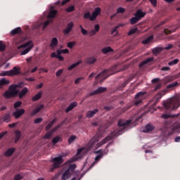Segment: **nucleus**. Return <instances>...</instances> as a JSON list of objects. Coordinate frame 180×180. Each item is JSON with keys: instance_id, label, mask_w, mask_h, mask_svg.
Masks as SVG:
<instances>
[{"instance_id": "f257e3e1", "label": "nucleus", "mask_w": 180, "mask_h": 180, "mask_svg": "<svg viewBox=\"0 0 180 180\" xmlns=\"http://www.w3.org/2000/svg\"><path fill=\"white\" fill-rule=\"evenodd\" d=\"M132 122V120H120L118 122V129L114 131L111 133L110 136L105 137L102 140L101 142L97 143L95 148H99V147H102L103 144H106V143L110 141V140H112L113 137H117L118 136H120V134L124 133V131H126V129H127V127L131 124Z\"/></svg>"}, {"instance_id": "f03ea898", "label": "nucleus", "mask_w": 180, "mask_h": 180, "mask_svg": "<svg viewBox=\"0 0 180 180\" xmlns=\"http://www.w3.org/2000/svg\"><path fill=\"white\" fill-rule=\"evenodd\" d=\"M97 141H99V138H98V135L94 136L90 141L89 142L86 148H81L77 149V152L76 155L70 159L68 162H74L75 161H78L79 160H81L91 148H94L95 147V143H97Z\"/></svg>"}, {"instance_id": "7ed1b4c3", "label": "nucleus", "mask_w": 180, "mask_h": 180, "mask_svg": "<svg viewBox=\"0 0 180 180\" xmlns=\"http://www.w3.org/2000/svg\"><path fill=\"white\" fill-rule=\"evenodd\" d=\"M26 40V38H22V39L18 40L15 41V44L16 46L17 50H20L21 51L20 55L21 56H25L34 47V45L33 44V41H28L25 44H23L20 46L18 44H20V43H23Z\"/></svg>"}, {"instance_id": "20e7f679", "label": "nucleus", "mask_w": 180, "mask_h": 180, "mask_svg": "<svg viewBox=\"0 0 180 180\" xmlns=\"http://www.w3.org/2000/svg\"><path fill=\"white\" fill-rule=\"evenodd\" d=\"M180 105V97L176 96L171 98L167 99L163 103L165 109L167 110H175Z\"/></svg>"}, {"instance_id": "39448f33", "label": "nucleus", "mask_w": 180, "mask_h": 180, "mask_svg": "<svg viewBox=\"0 0 180 180\" xmlns=\"http://www.w3.org/2000/svg\"><path fill=\"white\" fill-rule=\"evenodd\" d=\"M23 83H19L18 84H13L10 86L8 91H6L4 94V98H12V96H15L18 95L19 92V88H22Z\"/></svg>"}, {"instance_id": "423d86ee", "label": "nucleus", "mask_w": 180, "mask_h": 180, "mask_svg": "<svg viewBox=\"0 0 180 180\" xmlns=\"http://www.w3.org/2000/svg\"><path fill=\"white\" fill-rule=\"evenodd\" d=\"M115 70H116V66H114L110 70H105L104 71L101 72L96 77V81H100V82H102V81L106 79L109 75L116 74L117 71Z\"/></svg>"}, {"instance_id": "0eeeda50", "label": "nucleus", "mask_w": 180, "mask_h": 180, "mask_svg": "<svg viewBox=\"0 0 180 180\" xmlns=\"http://www.w3.org/2000/svg\"><path fill=\"white\" fill-rule=\"evenodd\" d=\"M56 15H57V11L54 10V6H49V13L47 15V18L49 19L46 20L44 23H40L37 27H40V26L42 25V29H44L45 27H47L50 22H53L51 19H53V18H56Z\"/></svg>"}, {"instance_id": "6e6552de", "label": "nucleus", "mask_w": 180, "mask_h": 180, "mask_svg": "<svg viewBox=\"0 0 180 180\" xmlns=\"http://www.w3.org/2000/svg\"><path fill=\"white\" fill-rule=\"evenodd\" d=\"M66 155H60L58 157L52 158L51 161L53 162L51 167L49 168L50 172H53L56 168H58L60 165L63 164V157H66Z\"/></svg>"}, {"instance_id": "1a4fd4ad", "label": "nucleus", "mask_w": 180, "mask_h": 180, "mask_svg": "<svg viewBox=\"0 0 180 180\" xmlns=\"http://www.w3.org/2000/svg\"><path fill=\"white\" fill-rule=\"evenodd\" d=\"M135 17H132L130 19L131 25H136L137 22H139L142 18L146 16V13L143 12L141 10H137L136 13L134 14Z\"/></svg>"}, {"instance_id": "9d476101", "label": "nucleus", "mask_w": 180, "mask_h": 180, "mask_svg": "<svg viewBox=\"0 0 180 180\" xmlns=\"http://www.w3.org/2000/svg\"><path fill=\"white\" fill-rule=\"evenodd\" d=\"M144 95H146L145 92L140 91L135 96L134 103L136 106H139V105H141L143 102V99H144Z\"/></svg>"}, {"instance_id": "9b49d317", "label": "nucleus", "mask_w": 180, "mask_h": 180, "mask_svg": "<svg viewBox=\"0 0 180 180\" xmlns=\"http://www.w3.org/2000/svg\"><path fill=\"white\" fill-rule=\"evenodd\" d=\"M176 84L178 83H172L169 85H167V89H165L162 91H160L158 94V99H161V97L164 96V95H165V94H167V92H168V91H169L171 89V88H174V86H176Z\"/></svg>"}, {"instance_id": "f8f14e48", "label": "nucleus", "mask_w": 180, "mask_h": 180, "mask_svg": "<svg viewBox=\"0 0 180 180\" xmlns=\"http://www.w3.org/2000/svg\"><path fill=\"white\" fill-rule=\"evenodd\" d=\"M106 91V87H98L97 89L91 91L87 96H94V95H99V94H103V92Z\"/></svg>"}, {"instance_id": "ddd939ff", "label": "nucleus", "mask_w": 180, "mask_h": 180, "mask_svg": "<svg viewBox=\"0 0 180 180\" xmlns=\"http://www.w3.org/2000/svg\"><path fill=\"white\" fill-rule=\"evenodd\" d=\"M101 12H102V9H101L100 7L96 8L91 14V18H90L91 21L92 22L95 20V19H96V18H98V16L101 15Z\"/></svg>"}, {"instance_id": "4468645a", "label": "nucleus", "mask_w": 180, "mask_h": 180, "mask_svg": "<svg viewBox=\"0 0 180 180\" xmlns=\"http://www.w3.org/2000/svg\"><path fill=\"white\" fill-rule=\"evenodd\" d=\"M63 124H64V122H62L59 125L56 126L54 129H53L52 130L49 131L46 134H45L44 136V139H50V137L53 136V134L54 133V131H56L58 129H60V127H61Z\"/></svg>"}, {"instance_id": "2eb2a0df", "label": "nucleus", "mask_w": 180, "mask_h": 180, "mask_svg": "<svg viewBox=\"0 0 180 180\" xmlns=\"http://www.w3.org/2000/svg\"><path fill=\"white\" fill-rule=\"evenodd\" d=\"M96 154H98L96 156L95 158V160L93 162V164L91 165L90 168H92L93 165H95V164H98V161H99V160H101L102 158V157H103V152L102 151V150H99L98 151L95 152Z\"/></svg>"}, {"instance_id": "dca6fc26", "label": "nucleus", "mask_w": 180, "mask_h": 180, "mask_svg": "<svg viewBox=\"0 0 180 180\" xmlns=\"http://www.w3.org/2000/svg\"><path fill=\"white\" fill-rule=\"evenodd\" d=\"M25 113V109H17L15 112H13V116L15 117V119H19Z\"/></svg>"}, {"instance_id": "f3484780", "label": "nucleus", "mask_w": 180, "mask_h": 180, "mask_svg": "<svg viewBox=\"0 0 180 180\" xmlns=\"http://www.w3.org/2000/svg\"><path fill=\"white\" fill-rule=\"evenodd\" d=\"M72 27H74V22H71L68 23L65 30H63L64 34H69L71 30H72Z\"/></svg>"}, {"instance_id": "a211bd4d", "label": "nucleus", "mask_w": 180, "mask_h": 180, "mask_svg": "<svg viewBox=\"0 0 180 180\" xmlns=\"http://www.w3.org/2000/svg\"><path fill=\"white\" fill-rule=\"evenodd\" d=\"M10 77H13V75H19L20 74V68L15 66L12 70H9Z\"/></svg>"}, {"instance_id": "6ab92c4d", "label": "nucleus", "mask_w": 180, "mask_h": 180, "mask_svg": "<svg viewBox=\"0 0 180 180\" xmlns=\"http://www.w3.org/2000/svg\"><path fill=\"white\" fill-rule=\"evenodd\" d=\"M57 46H58V39H57L56 37L52 38L49 47L51 49V50H54Z\"/></svg>"}, {"instance_id": "aec40b11", "label": "nucleus", "mask_w": 180, "mask_h": 180, "mask_svg": "<svg viewBox=\"0 0 180 180\" xmlns=\"http://www.w3.org/2000/svg\"><path fill=\"white\" fill-rule=\"evenodd\" d=\"M99 25L96 24L94 25V30H91L89 32V34L91 37H92V36H95V34H96V33H98V32H99Z\"/></svg>"}, {"instance_id": "412c9836", "label": "nucleus", "mask_w": 180, "mask_h": 180, "mask_svg": "<svg viewBox=\"0 0 180 180\" xmlns=\"http://www.w3.org/2000/svg\"><path fill=\"white\" fill-rule=\"evenodd\" d=\"M85 63L88 65H91V64H94V63H96V58H95V56H89L86 58Z\"/></svg>"}, {"instance_id": "4be33fe9", "label": "nucleus", "mask_w": 180, "mask_h": 180, "mask_svg": "<svg viewBox=\"0 0 180 180\" xmlns=\"http://www.w3.org/2000/svg\"><path fill=\"white\" fill-rule=\"evenodd\" d=\"M2 122H5L6 123H9V122H11V114L7 113L3 115L1 119H0V123H2Z\"/></svg>"}, {"instance_id": "5701e85b", "label": "nucleus", "mask_w": 180, "mask_h": 180, "mask_svg": "<svg viewBox=\"0 0 180 180\" xmlns=\"http://www.w3.org/2000/svg\"><path fill=\"white\" fill-rule=\"evenodd\" d=\"M71 175H72V173L70 172V170H66L61 176L62 180H67L68 178H71Z\"/></svg>"}, {"instance_id": "b1692460", "label": "nucleus", "mask_w": 180, "mask_h": 180, "mask_svg": "<svg viewBox=\"0 0 180 180\" xmlns=\"http://www.w3.org/2000/svg\"><path fill=\"white\" fill-rule=\"evenodd\" d=\"M98 112V109H94V110L88 111L86 113V117H88V119H91V117H94V116H95V115H96Z\"/></svg>"}, {"instance_id": "393cba45", "label": "nucleus", "mask_w": 180, "mask_h": 180, "mask_svg": "<svg viewBox=\"0 0 180 180\" xmlns=\"http://www.w3.org/2000/svg\"><path fill=\"white\" fill-rule=\"evenodd\" d=\"M154 130V127L151 124H148L145 127V129H142L143 133H150V131H153Z\"/></svg>"}, {"instance_id": "a878e982", "label": "nucleus", "mask_w": 180, "mask_h": 180, "mask_svg": "<svg viewBox=\"0 0 180 180\" xmlns=\"http://www.w3.org/2000/svg\"><path fill=\"white\" fill-rule=\"evenodd\" d=\"M15 143H18V141H19V139H20V137H22V131H19V130H16L15 131Z\"/></svg>"}, {"instance_id": "bb28decb", "label": "nucleus", "mask_w": 180, "mask_h": 180, "mask_svg": "<svg viewBox=\"0 0 180 180\" xmlns=\"http://www.w3.org/2000/svg\"><path fill=\"white\" fill-rule=\"evenodd\" d=\"M180 131V124H174L172 127V134L174 133H179Z\"/></svg>"}, {"instance_id": "cd10ccee", "label": "nucleus", "mask_w": 180, "mask_h": 180, "mask_svg": "<svg viewBox=\"0 0 180 180\" xmlns=\"http://www.w3.org/2000/svg\"><path fill=\"white\" fill-rule=\"evenodd\" d=\"M82 63V60H79L77 63H73L70 66H69L68 68V70L69 71H71V70H74V68H75V67H78V65H79V64H81Z\"/></svg>"}, {"instance_id": "c85d7f7f", "label": "nucleus", "mask_w": 180, "mask_h": 180, "mask_svg": "<svg viewBox=\"0 0 180 180\" xmlns=\"http://www.w3.org/2000/svg\"><path fill=\"white\" fill-rule=\"evenodd\" d=\"M154 60V58H148L146 60H143L142 63H140L139 67L141 68V67H144L146 64H148V63H151Z\"/></svg>"}, {"instance_id": "c756f323", "label": "nucleus", "mask_w": 180, "mask_h": 180, "mask_svg": "<svg viewBox=\"0 0 180 180\" xmlns=\"http://www.w3.org/2000/svg\"><path fill=\"white\" fill-rule=\"evenodd\" d=\"M44 106V105H39V107H37V108H36V110H34L32 112L31 115H32V116H34V115H37V113H39V112H40V110H41V109H43Z\"/></svg>"}, {"instance_id": "7c9ffc66", "label": "nucleus", "mask_w": 180, "mask_h": 180, "mask_svg": "<svg viewBox=\"0 0 180 180\" xmlns=\"http://www.w3.org/2000/svg\"><path fill=\"white\" fill-rule=\"evenodd\" d=\"M41 95H43V92L39 91L37 94H36L32 97V101L33 102H36V101H39V99L41 98Z\"/></svg>"}, {"instance_id": "2f4dec72", "label": "nucleus", "mask_w": 180, "mask_h": 180, "mask_svg": "<svg viewBox=\"0 0 180 180\" xmlns=\"http://www.w3.org/2000/svg\"><path fill=\"white\" fill-rule=\"evenodd\" d=\"M21 32L22 29L20 27H17L11 31V35L15 36V34H18V33H20Z\"/></svg>"}, {"instance_id": "473e14b6", "label": "nucleus", "mask_w": 180, "mask_h": 180, "mask_svg": "<svg viewBox=\"0 0 180 180\" xmlns=\"http://www.w3.org/2000/svg\"><path fill=\"white\" fill-rule=\"evenodd\" d=\"M77 105V103H73L70 104L65 110V112L66 113H68V112H70V110H72Z\"/></svg>"}, {"instance_id": "72a5a7b5", "label": "nucleus", "mask_w": 180, "mask_h": 180, "mask_svg": "<svg viewBox=\"0 0 180 180\" xmlns=\"http://www.w3.org/2000/svg\"><path fill=\"white\" fill-rule=\"evenodd\" d=\"M9 84H11V82L9 81V79H7L5 77H3L0 80V86H1V85H9Z\"/></svg>"}, {"instance_id": "f704fd0d", "label": "nucleus", "mask_w": 180, "mask_h": 180, "mask_svg": "<svg viewBox=\"0 0 180 180\" xmlns=\"http://www.w3.org/2000/svg\"><path fill=\"white\" fill-rule=\"evenodd\" d=\"M101 51L103 54H108V53H110L113 51V50L110 48V46H107V47L103 48L101 49Z\"/></svg>"}, {"instance_id": "c9c22d12", "label": "nucleus", "mask_w": 180, "mask_h": 180, "mask_svg": "<svg viewBox=\"0 0 180 180\" xmlns=\"http://www.w3.org/2000/svg\"><path fill=\"white\" fill-rule=\"evenodd\" d=\"M27 91H29L26 87H25L19 94V98H23L27 94Z\"/></svg>"}, {"instance_id": "e433bc0d", "label": "nucleus", "mask_w": 180, "mask_h": 180, "mask_svg": "<svg viewBox=\"0 0 180 180\" xmlns=\"http://www.w3.org/2000/svg\"><path fill=\"white\" fill-rule=\"evenodd\" d=\"M154 39V36H150L149 37L146 38L145 40L142 41L143 44H148V43H151L153 39Z\"/></svg>"}, {"instance_id": "4c0bfd02", "label": "nucleus", "mask_w": 180, "mask_h": 180, "mask_svg": "<svg viewBox=\"0 0 180 180\" xmlns=\"http://www.w3.org/2000/svg\"><path fill=\"white\" fill-rule=\"evenodd\" d=\"M13 153H15V148H9L6 153H5V156L6 157H11V155L12 154H13Z\"/></svg>"}, {"instance_id": "58836bf2", "label": "nucleus", "mask_w": 180, "mask_h": 180, "mask_svg": "<svg viewBox=\"0 0 180 180\" xmlns=\"http://www.w3.org/2000/svg\"><path fill=\"white\" fill-rule=\"evenodd\" d=\"M62 53L63 52L60 49L56 51L57 58H58L60 61H63V60H64V58L61 56Z\"/></svg>"}, {"instance_id": "ea45409f", "label": "nucleus", "mask_w": 180, "mask_h": 180, "mask_svg": "<svg viewBox=\"0 0 180 180\" xmlns=\"http://www.w3.org/2000/svg\"><path fill=\"white\" fill-rule=\"evenodd\" d=\"M62 140H63V139L61 138V136H57L53 139L52 143L53 144H57V143H58V141H62Z\"/></svg>"}, {"instance_id": "a19ab883", "label": "nucleus", "mask_w": 180, "mask_h": 180, "mask_svg": "<svg viewBox=\"0 0 180 180\" xmlns=\"http://www.w3.org/2000/svg\"><path fill=\"white\" fill-rule=\"evenodd\" d=\"M162 50H164L163 48L162 47H157L153 49V53L155 55L158 54V53H160V51H162Z\"/></svg>"}, {"instance_id": "79ce46f5", "label": "nucleus", "mask_w": 180, "mask_h": 180, "mask_svg": "<svg viewBox=\"0 0 180 180\" xmlns=\"http://www.w3.org/2000/svg\"><path fill=\"white\" fill-rule=\"evenodd\" d=\"M77 167V165L75 164H71L70 165L68 171H69V172H71V174H72L73 171L75 169V168Z\"/></svg>"}, {"instance_id": "37998d69", "label": "nucleus", "mask_w": 180, "mask_h": 180, "mask_svg": "<svg viewBox=\"0 0 180 180\" xmlns=\"http://www.w3.org/2000/svg\"><path fill=\"white\" fill-rule=\"evenodd\" d=\"M75 140H77V136H75V135L70 136L68 139L69 144L74 143V141H75Z\"/></svg>"}, {"instance_id": "c03bdc74", "label": "nucleus", "mask_w": 180, "mask_h": 180, "mask_svg": "<svg viewBox=\"0 0 180 180\" xmlns=\"http://www.w3.org/2000/svg\"><path fill=\"white\" fill-rule=\"evenodd\" d=\"M84 19H89L91 20V18H92V15L89 11L86 12L83 15Z\"/></svg>"}, {"instance_id": "a18cd8bd", "label": "nucleus", "mask_w": 180, "mask_h": 180, "mask_svg": "<svg viewBox=\"0 0 180 180\" xmlns=\"http://www.w3.org/2000/svg\"><path fill=\"white\" fill-rule=\"evenodd\" d=\"M54 122H56V120L51 121L46 127V130H50V129H51L53 127V124H54Z\"/></svg>"}, {"instance_id": "49530a36", "label": "nucleus", "mask_w": 180, "mask_h": 180, "mask_svg": "<svg viewBox=\"0 0 180 180\" xmlns=\"http://www.w3.org/2000/svg\"><path fill=\"white\" fill-rule=\"evenodd\" d=\"M10 77L9 70L8 71H3L0 73V77Z\"/></svg>"}, {"instance_id": "de8ad7c7", "label": "nucleus", "mask_w": 180, "mask_h": 180, "mask_svg": "<svg viewBox=\"0 0 180 180\" xmlns=\"http://www.w3.org/2000/svg\"><path fill=\"white\" fill-rule=\"evenodd\" d=\"M23 179V175L22 174H17L14 176V180Z\"/></svg>"}, {"instance_id": "09e8293b", "label": "nucleus", "mask_w": 180, "mask_h": 180, "mask_svg": "<svg viewBox=\"0 0 180 180\" xmlns=\"http://www.w3.org/2000/svg\"><path fill=\"white\" fill-rule=\"evenodd\" d=\"M179 62V60L174 59V60L169 62L168 65H170V66L175 65L178 64Z\"/></svg>"}, {"instance_id": "8fccbe9b", "label": "nucleus", "mask_w": 180, "mask_h": 180, "mask_svg": "<svg viewBox=\"0 0 180 180\" xmlns=\"http://www.w3.org/2000/svg\"><path fill=\"white\" fill-rule=\"evenodd\" d=\"M75 11V7L74 6H70L66 8V12H74Z\"/></svg>"}, {"instance_id": "3c124183", "label": "nucleus", "mask_w": 180, "mask_h": 180, "mask_svg": "<svg viewBox=\"0 0 180 180\" xmlns=\"http://www.w3.org/2000/svg\"><path fill=\"white\" fill-rule=\"evenodd\" d=\"M137 30H139L138 28H133L131 30H129V33H128V36H130L131 34H134V33H136V32H137Z\"/></svg>"}, {"instance_id": "603ef678", "label": "nucleus", "mask_w": 180, "mask_h": 180, "mask_svg": "<svg viewBox=\"0 0 180 180\" xmlns=\"http://www.w3.org/2000/svg\"><path fill=\"white\" fill-rule=\"evenodd\" d=\"M126 9H124V8L122 7H119L117 9V13H124Z\"/></svg>"}, {"instance_id": "864d4df0", "label": "nucleus", "mask_w": 180, "mask_h": 180, "mask_svg": "<svg viewBox=\"0 0 180 180\" xmlns=\"http://www.w3.org/2000/svg\"><path fill=\"white\" fill-rule=\"evenodd\" d=\"M175 116H178V115H168V114H163V115H162V117L163 119H169V117H175Z\"/></svg>"}, {"instance_id": "5fc2aeb1", "label": "nucleus", "mask_w": 180, "mask_h": 180, "mask_svg": "<svg viewBox=\"0 0 180 180\" xmlns=\"http://www.w3.org/2000/svg\"><path fill=\"white\" fill-rule=\"evenodd\" d=\"M75 46V41L68 42L67 44V46L68 47V49H72V47H74Z\"/></svg>"}, {"instance_id": "6e6d98bb", "label": "nucleus", "mask_w": 180, "mask_h": 180, "mask_svg": "<svg viewBox=\"0 0 180 180\" xmlns=\"http://www.w3.org/2000/svg\"><path fill=\"white\" fill-rule=\"evenodd\" d=\"M5 44H4V42L2 41H0V51H4L5 50Z\"/></svg>"}, {"instance_id": "4d7b16f0", "label": "nucleus", "mask_w": 180, "mask_h": 180, "mask_svg": "<svg viewBox=\"0 0 180 180\" xmlns=\"http://www.w3.org/2000/svg\"><path fill=\"white\" fill-rule=\"evenodd\" d=\"M174 47V45L169 44L163 49L164 50H171Z\"/></svg>"}, {"instance_id": "13d9d810", "label": "nucleus", "mask_w": 180, "mask_h": 180, "mask_svg": "<svg viewBox=\"0 0 180 180\" xmlns=\"http://www.w3.org/2000/svg\"><path fill=\"white\" fill-rule=\"evenodd\" d=\"M152 6L155 8L157 6V0H149Z\"/></svg>"}, {"instance_id": "bf43d9fd", "label": "nucleus", "mask_w": 180, "mask_h": 180, "mask_svg": "<svg viewBox=\"0 0 180 180\" xmlns=\"http://www.w3.org/2000/svg\"><path fill=\"white\" fill-rule=\"evenodd\" d=\"M41 122H43V119L37 118V119L34 120V123H35V124H37L39 123H41Z\"/></svg>"}, {"instance_id": "052dcab7", "label": "nucleus", "mask_w": 180, "mask_h": 180, "mask_svg": "<svg viewBox=\"0 0 180 180\" xmlns=\"http://www.w3.org/2000/svg\"><path fill=\"white\" fill-rule=\"evenodd\" d=\"M20 105H22L21 101H17L16 103H15V104H14L15 109H17V108H19V106H20Z\"/></svg>"}, {"instance_id": "680f3d73", "label": "nucleus", "mask_w": 180, "mask_h": 180, "mask_svg": "<svg viewBox=\"0 0 180 180\" xmlns=\"http://www.w3.org/2000/svg\"><path fill=\"white\" fill-rule=\"evenodd\" d=\"M63 71H64V70H63V69L58 70L56 73V77H60V75H61V74H63Z\"/></svg>"}, {"instance_id": "e2e57ef3", "label": "nucleus", "mask_w": 180, "mask_h": 180, "mask_svg": "<svg viewBox=\"0 0 180 180\" xmlns=\"http://www.w3.org/2000/svg\"><path fill=\"white\" fill-rule=\"evenodd\" d=\"M119 27V26H115L113 29H112V32H111V33H112V34H115V33H116V32H117V28Z\"/></svg>"}, {"instance_id": "0e129e2a", "label": "nucleus", "mask_w": 180, "mask_h": 180, "mask_svg": "<svg viewBox=\"0 0 180 180\" xmlns=\"http://www.w3.org/2000/svg\"><path fill=\"white\" fill-rule=\"evenodd\" d=\"M81 32L84 36H86V34H88V31L84 28L82 29Z\"/></svg>"}, {"instance_id": "69168bd1", "label": "nucleus", "mask_w": 180, "mask_h": 180, "mask_svg": "<svg viewBox=\"0 0 180 180\" xmlns=\"http://www.w3.org/2000/svg\"><path fill=\"white\" fill-rule=\"evenodd\" d=\"M166 79L167 81H174V79H175V77L174 76H168L167 77H166Z\"/></svg>"}, {"instance_id": "338daca9", "label": "nucleus", "mask_w": 180, "mask_h": 180, "mask_svg": "<svg viewBox=\"0 0 180 180\" xmlns=\"http://www.w3.org/2000/svg\"><path fill=\"white\" fill-rule=\"evenodd\" d=\"M81 79H84V77H79L77 78L75 81V84H79V82H81Z\"/></svg>"}, {"instance_id": "774afa93", "label": "nucleus", "mask_w": 180, "mask_h": 180, "mask_svg": "<svg viewBox=\"0 0 180 180\" xmlns=\"http://www.w3.org/2000/svg\"><path fill=\"white\" fill-rule=\"evenodd\" d=\"M169 67H163L162 68L161 71H169Z\"/></svg>"}]
</instances>
